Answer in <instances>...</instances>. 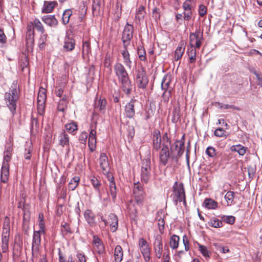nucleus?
I'll list each match as a JSON object with an SVG mask.
<instances>
[{
  "instance_id": "f257e3e1",
  "label": "nucleus",
  "mask_w": 262,
  "mask_h": 262,
  "mask_svg": "<svg viewBox=\"0 0 262 262\" xmlns=\"http://www.w3.org/2000/svg\"><path fill=\"white\" fill-rule=\"evenodd\" d=\"M170 141L168 137L167 134L165 133L161 137L159 130H155L153 132L152 138V152H157L160 149L159 161L160 163L165 166L170 158L173 159L177 157L181 156L184 152V141H176L171 147V156L169 152V146Z\"/></svg>"
},
{
  "instance_id": "f03ea898",
  "label": "nucleus",
  "mask_w": 262,
  "mask_h": 262,
  "mask_svg": "<svg viewBox=\"0 0 262 262\" xmlns=\"http://www.w3.org/2000/svg\"><path fill=\"white\" fill-rule=\"evenodd\" d=\"M20 96V89L16 81L12 83L8 92L4 94V101L6 106L14 115L16 113L17 103Z\"/></svg>"
},
{
  "instance_id": "7ed1b4c3",
  "label": "nucleus",
  "mask_w": 262,
  "mask_h": 262,
  "mask_svg": "<svg viewBox=\"0 0 262 262\" xmlns=\"http://www.w3.org/2000/svg\"><path fill=\"white\" fill-rule=\"evenodd\" d=\"M114 71L121 83L123 91L127 95L129 94L132 90V85L124 67L120 63H117L114 66Z\"/></svg>"
},
{
  "instance_id": "20e7f679",
  "label": "nucleus",
  "mask_w": 262,
  "mask_h": 262,
  "mask_svg": "<svg viewBox=\"0 0 262 262\" xmlns=\"http://www.w3.org/2000/svg\"><path fill=\"white\" fill-rule=\"evenodd\" d=\"M150 159L142 160L141 170V180L142 182L147 183L150 178L151 166Z\"/></svg>"
},
{
  "instance_id": "39448f33",
  "label": "nucleus",
  "mask_w": 262,
  "mask_h": 262,
  "mask_svg": "<svg viewBox=\"0 0 262 262\" xmlns=\"http://www.w3.org/2000/svg\"><path fill=\"white\" fill-rule=\"evenodd\" d=\"M138 247L146 262H149L150 259L151 248L146 240L142 237L138 242Z\"/></svg>"
},
{
  "instance_id": "423d86ee",
  "label": "nucleus",
  "mask_w": 262,
  "mask_h": 262,
  "mask_svg": "<svg viewBox=\"0 0 262 262\" xmlns=\"http://www.w3.org/2000/svg\"><path fill=\"white\" fill-rule=\"evenodd\" d=\"M173 189V200L175 202V203H177L178 202H181L183 201V203L184 204H186L185 195L183 185L182 184L178 185V183L176 182L174 184Z\"/></svg>"
},
{
  "instance_id": "0eeeda50",
  "label": "nucleus",
  "mask_w": 262,
  "mask_h": 262,
  "mask_svg": "<svg viewBox=\"0 0 262 262\" xmlns=\"http://www.w3.org/2000/svg\"><path fill=\"white\" fill-rule=\"evenodd\" d=\"M46 101V91L45 89L40 88L39 90L37 99V110L38 113L40 115H42L44 113Z\"/></svg>"
},
{
  "instance_id": "6e6552de",
  "label": "nucleus",
  "mask_w": 262,
  "mask_h": 262,
  "mask_svg": "<svg viewBox=\"0 0 262 262\" xmlns=\"http://www.w3.org/2000/svg\"><path fill=\"white\" fill-rule=\"evenodd\" d=\"M136 82L139 88L142 89L146 88L148 82V80L143 68L137 71Z\"/></svg>"
},
{
  "instance_id": "1a4fd4ad",
  "label": "nucleus",
  "mask_w": 262,
  "mask_h": 262,
  "mask_svg": "<svg viewBox=\"0 0 262 262\" xmlns=\"http://www.w3.org/2000/svg\"><path fill=\"white\" fill-rule=\"evenodd\" d=\"M133 26L127 23L124 27L122 36L124 47H127L129 45L130 41L133 38Z\"/></svg>"
},
{
  "instance_id": "9d476101",
  "label": "nucleus",
  "mask_w": 262,
  "mask_h": 262,
  "mask_svg": "<svg viewBox=\"0 0 262 262\" xmlns=\"http://www.w3.org/2000/svg\"><path fill=\"white\" fill-rule=\"evenodd\" d=\"M203 39V32L199 30H196L194 33H192L190 34V46H192L196 48L199 49L201 46Z\"/></svg>"
},
{
  "instance_id": "9b49d317",
  "label": "nucleus",
  "mask_w": 262,
  "mask_h": 262,
  "mask_svg": "<svg viewBox=\"0 0 262 262\" xmlns=\"http://www.w3.org/2000/svg\"><path fill=\"white\" fill-rule=\"evenodd\" d=\"M42 234V232L38 231H34L32 244V255L33 257L37 256L38 252L41 243L40 236Z\"/></svg>"
},
{
  "instance_id": "f8f14e48",
  "label": "nucleus",
  "mask_w": 262,
  "mask_h": 262,
  "mask_svg": "<svg viewBox=\"0 0 262 262\" xmlns=\"http://www.w3.org/2000/svg\"><path fill=\"white\" fill-rule=\"evenodd\" d=\"M99 164L102 172L104 174L110 173V165L108 161V158L105 154H101L99 158Z\"/></svg>"
},
{
  "instance_id": "ddd939ff",
  "label": "nucleus",
  "mask_w": 262,
  "mask_h": 262,
  "mask_svg": "<svg viewBox=\"0 0 262 262\" xmlns=\"http://www.w3.org/2000/svg\"><path fill=\"white\" fill-rule=\"evenodd\" d=\"M9 161H3L1 168V181L4 183H6L9 177Z\"/></svg>"
},
{
  "instance_id": "4468645a",
  "label": "nucleus",
  "mask_w": 262,
  "mask_h": 262,
  "mask_svg": "<svg viewBox=\"0 0 262 262\" xmlns=\"http://www.w3.org/2000/svg\"><path fill=\"white\" fill-rule=\"evenodd\" d=\"M10 231L9 228H4L2 236V249L3 253L7 252L8 249Z\"/></svg>"
},
{
  "instance_id": "2eb2a0df",
  "label": "nucleus",
  "mask_w": 262,
  "mask_h": 262,
  "mask_svg": "<svg viewBox=\"0 0 262 262\" xmlns=\"http://www.w3.org/2000/svg\"><path fill=\"white\" fill-rule=\"evenodd\" d=\"M154 250L156 256L158 258H161L163 252V244L161 236L157 235L154 243Z\"/></svg>"
},
{
  "instance_id": "dca6fc26",
  "label": "nucleus",
  "mask_w": 262,
  "mask_h": 262,
  "mask_svg": "<svg viewBox=\"0 0 262 262\" xmlns=\"http://www.w3.org/2000/svg\"><path fill=\"white\" fill-rule=\"evenodd\" d=\"M136 100L132 99L130 102L127 103L125 106V115L128 118H132L135 114V103Z\"/></svg>"
},
{
  "instance_id": "f3484780",
  "label": "nucleus",
  "mask_w": 262,
  "mask_h": 262,
  "mask_svg": "<svg viewBox=\"0 0 262 262\" xmlns=\"http://www.w3.org/2000/svg\"><path fill=\"white\" fill-rule=\"evenodd\" d=\"M93 238V244L94 250L99 254L104 253L105 249L101 240L95 236Z\"/></svg>"
},
{
  "instance_id": "a211bd4d",
  "label": "nucleus",
  "mask_w": 262,
  "mask_h": 262,
  "mask_svg": "<svg viewBox=\"0 0 262 262\" xmlns=\"http://www.w3.org/2000/svg\"><path fill=\"white\" fill-rule=\"evenodd\" d=\"M110 224L111 230L113 232H115L118 227V220L116 215L111 213L108 215V224Z\"/></svg>"
},
{
  "instance_id": "6ab92c4d",
  "label": "nucleus",
  "mask_w": 262,
  "mask_h": 262,
  "mask_svg": "<svg viewBox=\"0 0 262 262\" xmlns=\"http://www.w3.org/2000/svg\"><path fill=\"white\" fill-rule=\"evenodd\" d=\"M34 31L33 30L32 25L27 26L26 35V44L28 47H31L34 44Z\"/></svg>"
},
{
  "instance_id": "aec40b11",
  "label": "nucleus",
  "mask_w": 262,
  "mask_h": 262,
  "mask_svg": "<svg viewBox=\"0 0 262 262\" xmlns=\"http://www.w3.org/2000/svg\"><path fill=\"white\" fill-rule=\"evenodd\" d=\"M57 5L58 4L56 1H45L42 12L44 13H51Z\"/></svg>"
},
{
  "instance_id": "412c9836",
  "label": "nucleus",
  "mask_w": 262,
  "mask_h": 262,
  "mask_svg": "<svg viewBox=\"0 0 262 262\" xmlns=\"http://www.w3.org/2000/svg\"><path fill=\"white\" fill-rule=\"evenodd\" d=\"M33 30L36 29L37 31L43 34L45 32V29L40 21L38 18H35L33 21H30L28 24L27 26H31Z\"/></svg>"
},
{
  "instance_id": "4be33fe9",
  "label": "nucleus",
  "mask_w": 262,
  "mask_h": 262,
  "mask_svg": "<svg viewBox=\"0 0 262 262\" xmlns=\"http://www.w3.org/2000/svg\"><path fill=\"white\" fill-rule=\"evenodd\" d=\"M230 149L232 152H237L239 156H244L248 150V148L238 144L232 145L230 147Z\"/></svg>"
},
{
  "instance_id": "5701e85b",
  "label": "nucleus",
  "mask_w": 262,
  "mask_h": 262,
  "mask_svg": "<svg viewBox=\"0 0 262 262\" xmlns=\"http://www.w3.org/2000/svg\"><path fill=\"white\" fill-rule=\"evenodd\" d=\"M124 50L121 51V53L123 58L124 63L126 67L131 69L132 62L130 59L129 54L127 50V47H124Z\"/></svg>"
},
{
  "instance_id": "b1692460",
  "label": "nucleus",
  "mask_w": 262,
  "mask_h": 262,
  "mask_svg": "<svg viewBox=\"0 0 262 262\" xmlns=\"http://www.w3.org/2000/svg\"><path fill=\"white\" fill-rule=\"evenodd\" d=\"M92 9L94 15H100L102 9L101 0H93Z\"/></svg>"
},
{
  "instance_id": "393cba45",
  "label": "nucleus",
  "mask_w": 262,
  "mask_h": 262,
  "mask_svg": "<svg viewBox=\"0 0 262 262\" xmlns=\"http://www.w3.org/2000/svg\"><path fill=\"white\" fill-rule=\"evenodd\" d=\"M42 21L50 26H55L57 25L58 21L54 15L44 16L42 18Z\"/></svg>"
},
{
  "instance_id": "a878e982",
  "label": "nucleus",
  "mask_w": 262,
  "mask_h": 262,
  "mask_svg": "<svg viewBox=\"0 0 262 262\" xmlns=\"http://www.w3.org/2000/svg\"><path fill=\"white\" fill-rule=\"evenodd\" d=\"M123 252L120 245L116 246L114 250V256L115 262H121L122 260Z\"/></svg>"
},
{
  "instance_id": "bb28decb",
  "label": "nucleus",
  "mask_w": 262,
  "mask_h": 262,
  "mask_svg": "<svg viewBox=\"0 0 262 262\" xmlns=\"http://www.w3.org/2000/svg\"><path fill=\"white\" fill-rule=\"evenodd\" d=\"M84 215L85 220L90 226H92L95 225V215L91 210H86L84 212Z\"/></svg>"
},
{
  "instance_id": "cd10ccee",
  "label": "nucleus",
  "mask_w": 262,
  "mask_h": 262,
  "mask_svg": "<svg viewBox=\"0 0 262 262\" xmlns=\"http://www.w3.org/2000/svg\"><path fill=\"white\" fill-rule=\"evenodd\" d=\"M75 45L74 39L71 38H67L64 40L63 48L67 51H71L74 49Z\"/></svg>"
},
{
  "instance_id": "c85d7f7f",
  "label": "nucleus",
  "mask_w": 262,
  "mask_h": 262,
  "mask_svg": "<svg viewBox=\"0 0 262 262\" xmlns=\"http://www.w3.org/2000/svg\"><path fill=\"white\" fill-rule=\"evenodd\" d=\"M59 144L62 147L69 145V138L68 135L64 132L61 133L58 137Z\"/></svg>"
},
{
  "instance_id": "c756f323",
  "label": "nucleus",
  "mask_w": 262,
  "mask_h": 262,
  "mask_svg": "<svg viewBox=\"0 0 262 262\" xmlns=\"http://www.w3.org/2000/svg\"><path fill=\"white\" fill-rule=\"evenodd\" d=\"M187 54L190 63H194L196 59V49L194 46H190L187 51Z\"/></svg>"
},
{
  "instance_id": "7c9ffc66",
  "label": "nucleus",
  "mask_w": 262,
  "mask_h": 262,
  "mask_svg": "<svg viewBox=\"0 0 262 262\" xmlns=\"http://www.w3.org/2000/svg\"><path fill=\"white\" fill-rule=\"evenodd\" d=\"M12 151V144L11 143H8L5 147V150L4 151V156L3 161L6 160L8 161H10L11 158V154Z\"/></svg>"
},
{
  "instance_id": "2f4dec72",
  "label": "nucleus",
  "mask_w": 262,
  "mask_h": 262,
  "mask_svg": "<svg viewBox=\"0 0 262 262\" xmlns=\"http://www.w3.org/2000/svg\"><path fill=\"white\" fill-rule=\"evenodd\" d=\"M235 193H236L233 191H229L225 195L224 198L226 200L227 206H231L232 204H235L234 200L235 197L234 195Z\"/></svg>"
},
{
  "instance_id": "473e14b6",
  "label": "nucleus",
  "mask_w": 262,
  "mask_h": 262,
  "mask_svg": "<svg viewBox=\"0 0 262 262\" xmlns=\"http://www.w3.org/2000/svg\"><path fill=\"white\" fill-rule=\"evenodd\" d=\"M145 15L146 12L145 11L144 7L142 5L140 6L137 10L135 16L136 19L138 20L139 21H140L144 19Z\"/></svg>"
},
{
  "instance_id": "72a5a7b5",
  "label": "nucleus",
  "mask_w": 262,
  "mask_h": 262,
  "mask_svg": "<svg viewBox=\"0 0 262 262\" xmlns=\"http://www.w3.org/2000/svg\"><path fill=\"white\" fill-rule=\"evenodd\" d=\"M185 51L184 43H181L180 46L177 47L174 53V60H178L182 57Z\"/></svg>"
},
{
  "instance_id": "f704fd0d",
  "label": "nucleus",
  "mask_w": 262,
  "mask_h": 262,
  "mask_svg": "<svg viewBox=\"0 0 262 262\" xmlns=\"http://www.w3.org/2000/svg\"><path fill=\"white\" fill-rule=\"evenodd\" d=\"M180 237L177 235H172L170 238L169 244L172 249H176L178 248L179 245Z\"/></svg>"
},
{
  "instance_id": "c9c22d12",
  "label": "nucleus",
  "mask_w": 262,
  "mask_h": 262,
  "mask_svg": "<svg viewBox=\"0 0 262 262\" xmlns=\"http://www.w3.org/2000/svg\"><path fill=\"white\" fill-rule=\"evenodd\" d=\"M205 206L209 209H215L217 208V203L211 199H206L204 202Z\"/></svg>"
},
{
  "instance_id": "e433bc0d",
  "label": "nucleus",
  "mask_w": 262,
  "mask_h": 262,
  "mask_svg": "<svg viewBox=\"0 0 262 262\" xmlns=\"http://www.w3.org/2000/svg\"><path fill=\"white\" fill-rule=\"evenodd\" d=\"M91 49L90 42L89 41H83L82 52L83 57L85 56H88L91 54Z\"/></svg>"
},
{
  "instance_id": "4c0bfd02",
  "label": "nucleus",
  "mask_w": 262,
  "mask_h": 262,
  "mask_svg": "<svg viewBox=\"0 0 262 262\" xmlns=\"http://www.w3.org/2000/svg\"><path fill=\"white\" fill-rule=\"evenodd\" d=\"M106 104V101L105 99H100L98 103H95L94 108L95 109L103 113L105 108Z\"/></svg>"
},
{
  "instance_id": "58836bf2",
  "label": "nucleus",
  "mask_w": 262,
  "mask_h": 262,
  "mask_svg": "<svg viewBox=\"0 0 262 262\" xmlns=\"http://www.w3.org/2000/svg\"><path fill=\"white\" fill-rule=\"evenodd\" d=\"M172 113L173 116L172 121L177 122L181 116V110L179 105L174 106Z\"/></svg>"
},
{
  "instance_id": "ea45409f",
  "label": "nucleus",
  "mask_w": 262,
  "mask_h": 262,
  "mask_svg": "<svg viewBox=\"0 0 262 262\" xmlns=\"http://www.w3.org/2000/svg\"><path fill=\"white\" fill-rule=\"evenodd\" d=\"M67 103L66 96L64 95L63 97L58 102L57 106L58 111L63 112L67 107Z\"/></svg>"
},
{
  "instance_id": "a19ab883",
  "label": "nucleus",
  "mask_w": 262,
  "mask_h": 262,
  "mask_svg": "<svg viewBox=\"0 0 262 262\" xmlns=\"http://www.w3.org/2000/svg\"><path fill=\"white\" fill-rule=\"evenodd\" d=\"M170 82V77L168 76H164L161 82V88L163 90L168 91L169 90Z\"/></svg>"
},
{
  "instance_id": "79ce46f5",
  "label": "nucleus",
  "mask_w": 262,
  "mask_h": 262,
  "mask_svg": "<svg viewBox=\"0 0 262 262\" xmlns=\"http://www.w3.org/2000/svg\"><path fill=\"white\" fill-rule=\"evenodd\" d=\"M80 178L76 176L72 179L69 184V189L74 190L78 186Z\"/></svg>"
},
{
  "instance_id": "37998d69",
  "label": "nucleus",
  "mask_w": 262,
  "mask_h": 262,
  "mask_svg": "<svg viewBox=\"0 0 262 262\" xmlns=\"http://www.w3.org/2000/svg\"><path fill=\"white\" fill-rule=\"evenodd\" d=\"M199 246V250L201 254L206 258H209L210 257L211 252L208 250L207 248L204 246L198 243Z\"/></svg>"
},
{
  "instance_id": "c03bdc74",
  "label": "nucleus",
  "mask_w": 262,
  "mask_h": 262,
  "mask_svg": "<svg viewBox=\"0 0 262 262\" xmlns=\"http://www.w3.org/2000/svg\"><path fill=\"white\" fill-rule=\"evenodd\" d=\"M72 14V11L70 9L66 10L62 15V21L64 24H67L69 22L70 17Z\"/></svg>"
},
{
  "instance_id": "a18cd8bd",
  "label": "nucleus",
  "mask_w": 262,
  "mask_h": 262,
  "mask_svg": "<svg viewBox=\"0 0 262 262\" xmlns=\"http://www.w3.org/2000/svg\"><path fill=\"white\" fill-rule=\"evenodd\" d=\"M65 128L66 130L70 133L73 134H74V132H76L78 129L77 124L74 122L67 124L65 125Z\"/></svg>"
},
{
  "instance_id": "49530a36",
  "label": "nucleus",
  "mask_w": 262,
  "mask_h": 262,
  "mask_svg": "<svg viewBox=\"0 0 262 262\" xmlns=\"http://www.w3.org/2000/svg\"><path fill=\"white\" fill-rule=\"evenodd\" d=\"M90 180L93 187L96 190L99 191V187L101 185V183L98 179L94 176H91L90 178Z\"/></svg>"
},
{
  "instance_id": "de8ad7c7",
  "label": "nucleus",
  "mask_w": 262,
  "mask_h": 262,
  "mask_svg": "<svg viewBox=\"0 0 262 262\" xmlns=\"http://www.w3.org/2000/svg\"><path fill=\"white\" fill-rule=\"evenodd\" d=\"M184 11H191L193 8V4L191 0H186L183 4Z\"/></svg>"
},
{
  "instance_id": "09e8293b",
  "label": "nucleus",
  "mask_w": 262,
  "mask_h": 262,
  "mask_svg": "<svg viewBox=\"0 0 262 262\" xmlns=\"http://www.w3.org/2000/svg\"><path fill=\"white\" fill-rule=\"evenodd\" d=\"M133 192L134 194L136 196H139L142 195L143 188L141 186L139 182L134 184Z\"/></svg>"
},
{
  "instance_id": "8fccbe9b",
  "label": "nucleus",
  "mask_w": 262,
  "mask_h": 262,
  "mask_svg": "<svg viewBox=\"0 0 262 262\" xmlns=\"http://www.w3.org/2000/svg\"><path fill=\"white\" fill-rule=\"evenodd\" d=\"M206 154L211 158H214L216 155V150L212 146H208L205 151Z\"/></svg>"
},
{
  "instance_id": "3c124183",
  "label": "nucleus",
  "mask_w": 262,
  "mask_h": 262,
  "mask_svg": "<svg viewBox=\"0 0 262 262\" xmlns=\"http://www.w3.org/2000/svg\"><path fill=\"white\" fill-rule=\"evenodd\" d=\"M138 55L139 58L141 61H146V52L144 48L141 47L140 48H138Z\"/></svg>"
},
{
  "instance_id": "603ef678",
  "label": "nucleus",
  "mask_w": 262,
  "mask_h": 262,
  "mask_svg": "<svg viewBox=\"0 0 262 262\" xmlns=\"http://www.w3.org/2000/svg\"><path fill=\"white\" fill-rule=\"evenodd\" d=\"M216 106H217L223 109H229V108H233L236 110H239V108L238 107H236L233 105H229V104H224L222 103H221L220 102L216 103Z\"/></svg>"
},
{
  "instance_id": "864d4df0",
  "label": "nucleus",
  "mask_w": 262,
  "mask_h": 262,
  "mask_svg": "<svg viewBox=\"0 0 262 262\" xmlns=\"http://www.w3.org/2000/svg\"><path fill=\"white\" fill-rule=\"evenodd\" d=\"M88 146L90 150L93 152L95 150L96 146V139L89 138Z\"/></svg>"
},
{
  "instance_id": "5fc2aeb1",
  "label": "nucleus",
  "mask_w": 262,
  "mask_h": 262,
  "mask_svg": "<svg viewBox=\"0 0 262 262\" xmlns=\"http://www.w3.org/2000/svg\"><path fill=\"white\" fill-rule=\"evenodd\" d=\"M105 175L106 176L108 180L110 181V184H109L110 189H111L112 187L113 188L116 187L115 183L114 182V178L113 176H112V174L111 173H108V174H106Z\"/></svg>"
},
{
  "instance_id": "6e6d98bb",
  "label": "nucleus",
  "mask_w": 262,
  "mask_h": 262,
  "mask_svg": "<svg viewBox=\"0 0 262 262\" xmlns=\"http://www.w3.org/2000/svg\"><path fill=\"white\" fill-rule=\"evenodd\" d=\"M209 225L214 228H220L222 226V222L218 219L210 221Z\"/></svg>"
},
{
  "instance_id": "4d7b16f0",
  "label": "nucleus",
  "mask_w": 262,
  "mask_h": 262,
  "mask_svg": "<svg viewBox=\"0 0 262 262\" xmlns=\"http://www.w3.org/2000/svg\"><path fill=\"white\" fill-rule=\"evenodd\" d=\"M76 257L78 262H86V257L83 252L78 251L76 254Z\"/></svg>"
},
{
  "instance_id": "13d9d810",
  "label": "nucleus",
  "mask_w": 262,
  "mask_h": 262,
  "mask_svg": "<svg viewBox=\"0 0 262 262\" xmlns=\"http://www.w3.org/2000/svg\"><path fill=\"white\" fill-rule=\"evenodd\" d=\"M225 133L226 131L224 129L219 127L215 130L214 135L218 137H223L226 136Z\"/></svg>"
},
{
  "instance_id": "bf43d9fd",
  "label": "nucleus",
  "mask_w": 262,
  "mask_h": 262,
  "mask_svg": "<svg viewBox=\"0 0 262 262\" xmlns=\"http://www.w3.org/2000/svg\"><path fill=\"white\" fill-rule=\"evenodd\" d=\"M165 221L163 218H160L158 221V225L159 231L161 233H163L164 230Z\"/></svg>"
},
{
  "instance_id": "052dcab7",
  "label": "nucleus",
  "mask_w": 262,
  "mask_h": 262,
  "mask_svg": "<svg viewBox=\"0 0 262 262\" xmlns=\"http://www.w3.org/2000/svg\"><path fill=\"white\" fill-rule=\"evenodd\" d=\"M47 34H42L39 38V48L42 49L45 47V42L47 40Z\"/></svg>"
},
{
  "instance_id": "680f3d73",
  "label": "nucleus",
  "mask_w": 262,
  "mask_h": 262,
  "mask_svg": "<svg viewBox=\"0 0 262 262\" xmlns=\"http://www.w3.org/2000/svg\"><path fill=\"white\" fill-rule=\"evenodd\" d=\"M171 96V90L164 91V92L162 95L163 101L166 103L168 102Z\"/></svg>"
},
{
  "instance_id": "e2e57ef3",
  "label": "nucleus",
  "mask_w": 262,
  "mask_h": 262,
  "mask_svg": "<svg viewBox=\"0 0 262 262\" xmlns=\"http://www.w3.org/2000/svg\"><path fill=\"white\" fill-rule=\"evenodd\" d=\"M112 61L110 55L106 54L104 61V66L105 67L108 68L110 71L111 70L110 68Z\"/></svg>"
},
{
  "instance_id": "0e129e2a",
  "label": "nucleus",
  "mask_w": 262,
  "mask_h": 262,
  "mask_svg": "<svg viewBox=\"0 0 262 262\" xmlns=\"http://www.w3.org/2000/svg\"><path fill=\"white\" fill-rule=\"evenodd\" d=\"M64 87L62 86H57L55 93L57 96L61 97L63 95Z\"/></svg>"
},
{
  "instance_id": "69168bd1",
  "label": "nucleus",
  "mask_w": 262,
  "mask_h": 262,
  "mask_svg": "<svg viewBox=\"0 0 262 262\" xmlns=\"http://www.w3.org/2000/svg\"><path fill=\"white\" fill-rule=\"evenodd\" d=\"M88 138V134L86 132H82L80 134L79 140L82 144H85Z\"/></svg>"
},
{
  "instance_id": "338daca9",
  "label": "nucleus",
  "mask_w": 262,
  "mask_h": 262,
  "mask_svg": "<svg viewBox=\"0 0 262 262\" xmlns=\"http://www.w3.org/2000/svg\"><path fill=\"white\" fill-rule=\"evenodd\" d=\"M183 243L185 247V250L188 251L189 250V242L186 235H184L183 236Z\"/></svg>"
},
{
  "instance_id": "774afa93",
  "label": "nucleus",
  "mask_w": 262,
  "mask_h": 262,
  "mask_svg": "<svg viewBox=\"0 0 262 262\" xmlns=\"http://www.w3.org/2000/svg\"><path fill=\"white\" fill-rule=\"evenodd\" d=\"M207 11L206 7L203 5H201L199 9V14L201 17H203L205 15Z\"/></svg>"
}]
</instances>
